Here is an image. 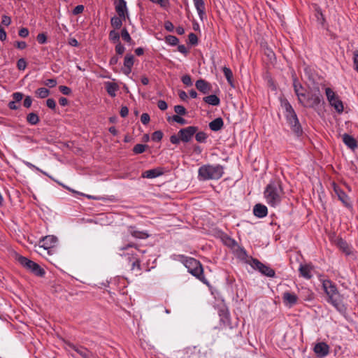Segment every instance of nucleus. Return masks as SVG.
Returning a JSON list of instances; mask_svg holds the SVG:
<instances>
[{
  "label": "nucleus",
  "instance_id": "nucleus-1",
  "mask_svg": "<svg viewBox=\"0 0 358 358\" xmlns=\"http://www.w3.org/2000/svg\"><path fill=\"white\" fill-rule=\"evenodd\" d=\"M284 194L282 182L278 178L271 180L264 192L266 203L272 207L280 205Z\"/></svg>",
  "mask_w": 358,
  "mask_h": 358
},
{
  "label": "nucleus",
  "instance_id": "nucleus-2",
  "mask_svg": "<svg viewBox=\"0 0 358 358\" xmlns=\"http://www.w3.org/2000/svg\"><path fill=\"white\" fill-rule=\"evenodd\" d=\"M322 287L327 296V302L331 303L339 313H345L347 310L346 306L343 301V297L338 291L336 285L331 280L323 281Z\"/></svg>",
  "mask_w": 358,
  "mask_h": 358
},
{
  "label": "nucleus",
  "instance_id": "nucleus-3",
  "mask_svg": "<svg viewBox=\"0 0 358 358\" xmlns=\"http://www.w3.org/2000/svg\"><path fill=\"white\" fill-rule=\"evenodd\" d=\"M173 259L181 262L187 268V271L192 275L199 279L206 285L208 282L203 275V269L201 262L193 257L185 256L183 255H173Z\"/></svg>",
  "mask_w": 358,
  "mask_h": 358
},
{
  "label": "nucleus",
  "instance_id": "nucleus-4",
  "mask_svg": "<svg viewBox=\"0 0 358 358\" xmlns=\"http://www.w3.org/2000/svg\"><path fill=\"white\" fill-rule=\"evenodd\" d=\"M224 174V167L220 164H205L198 170L199 180H219Z\"/></svg>",
  "mask_w": 358,
  "mask_h": 358
},
{
  "label": "nucleus",
  "instance_id": "nucleus-5",
  "mask_svg": "<svg viewBox=\"0 0 358 358\" xmlns=\"http://www.w3.org/2000/svg\"><path fill=\"white\" fill-rule=\"evenodd\" d=\"M282 105L285 110V116L292 131L297 136H301L303 134L302 127L293 107L287 100L285 101Z\"/></svg>",
  "mask_w": 358,
  "mask_h": 358
},
{
  "label": "nucleus",
  "instance_id": "nucleus-6",
  "mask_svg": "<svg viewBox=\"0 0 358 358\" xmlns=\"http://www.w3.org/2000/svg\"><path fill=\"white\" fill-rule=\"evenodd\" d=\"M304 107L315 108L322 101V95L318 87L310 89L306 93V97L303 98Z\"/></svg>",
  "mask_w": 358,
  "mask_h": 358
},
{
  "label": "nucleus",
  "instance_id": "nucleus-7",
  "mask_svg": "<svg viewBox=\"0 0 358 358\" xmlns=\"http://www.w3.org/2000/svg\"><path fill=\"white\" fill-rule=\"evenodd\" d=\"M64 349L69 355V352L73 350L79 355L82 358H95L96 355L93 353L92 351L88 350L87 348L81 345L74 344L69 341H64Z\"/></svg>",
  "mask_w": 358,
  "mask_h": 358
},
{
  "label": "nucleus",
  "instance_id": "nucleus-8",
  "mask_svg": "<svg viewBox=\"0 0 358 358\" xmlns=\"http://www.w3.org/2000/svg\"><path fill=\"white\" fill-rule=\"evenodd\" d=\"M17 261L23 267L34 273L35 275L43 277L45 274V270L42 268L39 264L25 257L19 256Z\"/></svg>",
  "mask_w": 358,
  "mask_h": 358
},
{
  "label": "nucleus",
  "instance_id": "nucleus-9",
  "mask_svg": "<svg viewBox=\"0 0 358 358\" xmlns=\"http://www.w3.org/2000/svg\"><path fill=\"white\" fill-rule=\"evenodd\" d=\"M246 263L265 276L273 278L275 275V271L272 268L262 263L257 259L250 257L246 260Z\"/></svg>",
  "mask_w": 358,
  "mask_h": 358
},
{
  "label": "nucleus",
  "instance_id": "nucleus-10",
  "mask_svg": "<svg viewBox=\"0 0 358 358\" xmlns=\"http://www.w3.org/2000/svg\"><path fill=\"white\" fill-rule=\"evenodd\" d=\"M293 80V88L294 91L297 96L298 101L300 104H303V98L306 97V90L303 87L301 83L299 81L296 76H292Z\"/></svg>",
  "mask_w": 358,
  "mask_h": 358
},
{
  "label": "nucleus",
  "instance_id": "nucleus-11",
  "mask_svg": "<svg viewBox=\"0 0 358 358\" xmlns=\"http://www.w3.org/2000/svg\"><path fill=\"white\" fill-rule=\"evenodd\" d=\"M198 131V127L194 126H189L187 127L181 129L178 131V135L181 141L187 143L191 141L194 135Z\"/></svg>",
  "mask_w": 358,
  "mask_h": 358
},
{
  "label": "nucleus",
  "instance_id": "nucleus-12",
  "mask_svg": "<svg viewBox=\"0 0 358 358\" xmlns=\"http://www.w3.org/2000/svg\"><path fill=\"white\" fill-rule=\"evenodd\" d=\"M333 189L338 196V199L343 203V204L348 208H352V206L350 202V199L345 192L335 182L332 184Z\"/></svg>",
  "mask_w": 358,
  "mask_h": 358
},
{
  "label": "nucleus",
  "instance_id": "nucleus-13",
  "mask_svg": "<svg viewBox=\"0 0 358 358\" xmlns=\"http://www.w3.org/2000/svg\"><path fill=\"white\" fill-rule=\"evenodd\" d=\"M283 303L288 307H292L298 301V296L296 294L289 291L285 292L282 296Z\"/></svg>",
  "mask_w": 358,
  "mask_h": 358
},
{
  "label": "nucleus",
  "instance_id": "nucleus-14",
  "mask_svg": "<svg viewBox=\"0 0 358 358\" xmlns=\"http://www.w3.org/2000/svg\"><path fill=\"white\" fill-rule=\"evenodd\" d=\"M134 63V56L131 54H127L124 59V67L122 68V72L129 76L131 72V69Z\"/></svg>",
  "mask_w": 358,
  "mask_h": 358
},
{
  "label": "nucleus",
  "instance_id": "nucleus-15",
  "mask_svg": "<svg viewBox=\"0 0 358 358\" xmlns=\"http://www.w3.org/2000/svg\"><path fill=\"white\" fill-rule=\"evenodd\" d=\"M314 352L319 357H324L327 356L329 352V348L325 343L321 342L317 343L314 347Z\"/></svg>",
  "mask_w": 358,
  "mask_h": 358
},
{
  "label": "nucleus",
  "instance_id": "nucleus-16",
  "mask_svg": "<svg viewBox=\"0 0 358 358\" xmlns=\"http://www.w3.org/2000/svg\"><path fill=\"white\" fill-rule=\"evenodd\" d=\"M115 8L117 15L124 20L126 15L127 14V3L125 0H118L116 2Z\"/></svg>",
  "mask_w": 358,
  "mask_h": 358
},
{
  "label": "nucleus",
  "instance_id": "nucleus-17",
  "mask_svg": "<svg viewBox=\"0 0 358 358\" xmlns=\"http://www.w3.org/2000/svg\"><path fill=\"white\" fill-rule=\"evenodd\" d=\"M195 86L199 92L204 94H208L212 88L210 84L203 79L196 80Z\"/></svg>",
  "mask_w": 358,
  "mask_h": 358
},
{
  "label": "nucleus",
  "instance_id": "nucleus-18",
  "mask_svg": "<svg viewBox=\"0 0 358 358\" xmlns=\"http://www.w3.org/2000/svg\"><path fill=\"white\" fill-rule=\"evenodd\" d=\"M253 213L257 217H264L268 214L267 207L264 204L257 203L253 208Z\"/></svg>",
  "mask_w": 358,
  "mask_h": 358
},
{
  "label": "nucleus",
  "instance_id": "nucleus-19",
  "mask_svg": "<svg viewBox=\"0 0 358 358\" xmlns=\"http://www.w3.org/2000/svg\"><path fill=\"white\" fill-rule=\"evenodd\" d=\"M343 143L350 149L355 150L358 147L357 141L350 135L344 134L343 135Z\"/></svg>",
  "mask_w": 358,
  "mask_h": 358
},
{
  "label": "nucleus",
  "instance_id": "nucleus-20",
  "mask_svg": "<svg viewBox=\"0 0 358 358\" xmlns=\"http://www.w3.org/2000/svg\"><path fill=\"white\" fill-rule=\"evenodd\" d=\"M194 6L198 12V15L200 17L201 19L203 18V17L206 14L205 10V3L203 0H193Z\"/></svg>",
  "mask_w": 358,
  "mask_h": 358
},
{
  "label": "nucleus",
  "instance_id": "nucleus-21",
  "mask_svg": "<svg viewBox=\"0 0 358 358\" xmlns=\"http://www.w3.org/2000/svg\"><path fill=\"white\" fill-rule=\"evenodd\" d=\"M315 8V16L316 17V20H317V22L321 25L322 27H324L325 26V22H326V20L324 18V16L322 12V10L321 8L317 6V5H315L314 6Z\"/></svg>",
  "mask_w": 358,
  "mask_h": 358
},
{
  "label": "nucleus",
  "instance_id": "nucleus-22",
  "mask_svg": "<svg viewBox=\"0 0 358 358\" xmlns=\"http://www.w3.org/2000/svg\"><path fill=\"white\" fill-rule=\"evenodd\" d=\"M224 126L223 120L221 117H217L209 123V128L213 131L220 130Z\"/></svg>",
  "mask_w": 358,
  "mask_h": 358
},
{
  "label": "nucleus",
  "instance_id": "nucleus-23",
  "mask_svg": "<svg viewBox=\"0 0 358 358\" xmlns=\"http://www.w3.org/2000/svg\"><path fill=\"white\" fill-rule=\"evenodd\" d=\"M162 174V172L158 169H150L144 171L141 177L143 178H155Z\"/></svg>",
  "mask_w": 358,
  "mask_h": 358
},
{
  "label": "nucleus",
  "instance_id": "nucleus-24",
  "mask_svg": "<svg viewBox=\"0 0 358 358\" xmlns=\"http://www.w3.org/2000/svg\"><path fill=\"white\" fill-rule=\"evenodd\" d=\"M106 92L111 97L116 96V92L118 90V85L115 83L106 82L105 83Z\"/></svg>",
  "mask_w": 358,
  "mask_h": 358
},
{
  "label": "nucleus",
  "instance_id": "nucleus-25",
  "mask_svg": "<svg viewBox=\"0 0 358 358\" xmlns=\"http://www.w3.org/2000/svg\"><path fill=\"white\" fill-rule=\"evenodd\" d=\"M42 242L45 248H52L57 243V238L54 236H47L42 239Z\"/></svg>",
  "mask_w": 358,
  "mask_h": 358
},
{
  "label": "nucleus",
  "instance_id": "nucleus-26",
  "mask_svg": "<svg viewBox=\"0 0 358 358\" xmlns=\"http://www.w3.org/2000/svg\"><path fill=\"white\" fill-rule=\"evenodd\" d=\"M300 275L306 279H310L312 278L311 267L309 265H300L299 268Z\"/></svg>",
  "mask_w": 358,
  "mask_h": 358
},
{
  "label": "nucleus",
  "instance_id": "nucleus-27",
  "mask_svg": "<svg viewBox=\"0 0 358 358\" xmlns=\"http://www.w3.org/2000/svg\"><path fill=\"white\" fill-rule=\"evenodd\" d=\"M203 101L209 105L217 106L220 103V98L215 94H211L203 97Z\"/></svg>",
  "mask_w": 358,
  "mask_h": 358
},
{
  "label": "nucleus",
  "instance_id": "nucleus-28",
  "mask_svg": "<svg viewBox=\"0 0 358 358\" xmlns=\"http://www.w3.org/2000/svg\"><path fill=\"white\" fill-rule=\"evenodd\" d=\"M128 232L134 238L144 239L148 237V235L143 231H138L134 227L128 228Z\"/></svg>",
  "mask_w": 358,
  "mask_h": 358
},
{
  "label": "nucleus",
  "instance_id": "nucleus-29",
  "mask_svg": "<svg viewBox=\"0 0 358 358\" xmlns=\"http://www.w3.org/2000/svg\"><path fill=\"white\" fill-rule=\"evenodd\" d=\"M222 71H223V73H224L228 83L231 87H234V80H233V73H232L231 70L227 66H224L222 68Z\"/></svg>",
  "mask_w": 358,
  "mask_h": 358
},
{
  "label": "nucleus",
  "instance_id": "nucleus-30",
  "mask_svg": "<svg viewBox=\"0 0 358 358\" xmlns=\"http://www.w3.org/2000/svg\"><path fill=\"white\" fill-rule=\"evenodd\" d=\"M27 121L31 125H36L39 122L40 119L36 113H30L27 116Z\"/></svg>",
  "mask_w": 358,
  "mask_h": 358
},
{
  "label": "nucleus",
  "instance_id": "nucleus-31",
  "mask_svg": "<svg viewBox=\"0 0 358 358\" xmlns=\"http://www.w3.org/2000/svg\"><path fill=\"white\" fill-rule=\"evenodd\" d=\"M122 17L113 16L110 19V24L115 29H119L122 25Z\"/></svg>",
  "mask_w": 358,
  "mask_h": 358
},
{
  "label": "nucleus",
  "instance_id": "nucleus-32",
  "mask_svg": "<svg viewBox=\"0 0 358 358\" xmlns=\"http://www.w3.org/2000/svg\"><path fill=\"white\" fill-rule=\"evenodd\" d=\"M50 94V91L47 88L40 87L35 91V95L38 98L45 99Z\"/></svg>",
  "mask_w": 358,
  "mask_h": 358
},
{
  "label": "nucleus",
  "instance_id": "nucleus-33",
  "mask_svg": "<svg viewBox=\"0 0 358 358\" xmlns=\"http://www.w3.org/2000/svg\"><path fill=\"white\" fill-rule=\"evenodd\" d=\"M334 109L339 113H341L343 111V105L342 101L340 100L338 96L335 101H333L329 103Z\"/></svg>",
  "mask_w": 358,
  "mask_h": 358
},
{
  "label": "nucleus",
  "instance_id": "nucleus-34",
  "mask_svg": "<svg viewBox=\"0 0 358 358\" xmlns=\"http://www.w3.org/2000/svg\"><path fill=\"white\" fill-rule=\"evenodd\" d=\"M325 94L329 103H331L333 101H335V99H336V98L338 96L334 92V91L329 87L325 89Z\"/></svg>",
  "mask_w": 358,
  "mask_h": 358
},
{
  "label": "nucleus",
  "instance_id": "nucleus-35",
  "mask_svg": "<svg viewBox=\"0 0 358 358\" xmlns=\"http://www.w3.org/2000/svg\"><path fill=\"white\" fill-rule=\"evenodd\" d=\"M325 94L329 103H331L333 101H335V99H336V98L338 96L334 92V91L329 87L325 89Z\"/></svg>",
  "mask_w": 358,
  "mask_h": 358
},
{
  "label": "nucleus",
  "instance_id": "nucleus-36",
  "mask_svg": "<svg viewBox=\"0 0 358 358\" xmlns=\"http://www.w3.org/2000/svg\"><path fill=\"white\" fill-rule=\"evenodd\" d=\"M167 120L168 122L172 120L182 125L186 124L187 123L185 119L178 115H174L172 117H169Z\"/></svg>",
  "mask_w": 358,
  "mask_h": 358
},
{
  "label": "nucleus",
  "instance_id": "nucleus-37",
  "mask_svg": "<svg viewBox=\"0 0 358 358\" xmlns=\"http://www.w3.org/2000/svg\"><path fill=\"white\" fill-rule=\"evenodd\" d=\"M194 135H195L196 141H198L199 143L206 142V141L208 138L207 134L203 131H199V132L196 131Z\"/></svg>",
  "mask_w": 358,
  "mask_h": 358
},
{
  "label": "nucleus",
  "instance_id": "nucleus-38",
  "mask_svg": "<svg viewBox=\"0 0 358 358\" xmlns=\"http://www.w3.org/2000/svg\"><path fill=\"white\" fill-rule=\"evenodd\" d=\"M109 39L114 43H120V34L115 30H111L109 33Z\"/></svg>",
  "mask_w": 358,
  "mask_h": 358
},
{
  "label": "nucleus",
  "instance_id": "nucleus-39",
  "mask_svg": "<svg viewBox=\"0 0 358 358\" xmlns=\"http://www.w3.org/2000/svg\"><path fill=\"white\" fill-rule=\"evenodd\" d=\"M148 148L147 145L144 144H136L133 148V152L135 154H141L145 152V149Z\"/></svg>",
  "mask_w": 358,
  "mask_h": 358
},
{
  "label": "nucleus",
  "instance_id": "nucleus-40",
  "mask_svg": "<svg viewBox=\"0 0 358 358\" xmlns=\"http://www.w3.org/2000/svg\"><path fill=\"white\" fill-rule=\"evenodd\" d=\"M165 40L167 43L171 45H176L179 42L178 38L173 35H169L166 36Z\"/></svg>",
  "mask_w": 358,
  "mask_h": 358
},
{
  "label": "nucleus",
  "instance_id": "nucleus-41",
  "mask_svg": "<svg viewBox=\"0 0 358 358\" xmlns=\"http://www.w3.org/2000/svg\"><path fill=\"white\" fill-rule=\"evenodd\" d=\"M174 111L178 115H185L187 113V110L183 106L176 105L174 106Z\"/></svg>",
  "mask_w": 358,
  "mask_h": 358
},
{
  "label": "nucleus",
  "instance_id": "nucleus-42",
  "mask_svg": "<svg viewBox=\"0 0 358 358\" xmlns=\"http://www.w3.org/2000/svg\"><path fill=\"white\" fill-rule=\"evenodd\" d=\"M152 3L159 4L162 8H166L169 6V0H149Z\"/></svg>",
  "mask_w": 358,
  "mask_h": 358
},
{
  "label": "nucleus",
  "instance_id": "nucleus-43",
  "mask_svg": "<svg viewBox=\"0 0 358 358\" xmlns=\"http://www.w3.org/2000/svg\"><path fill=\"white\" fill-rule=\"evenodd\" d=\"M121 36L124 41L127 43H131L132 39L126 28H124L121 31Z\"/></svg>",
  "mask_w": 358,
  "mask_h": 358
},
{
  "label": "nucleus",
  "instance_id": "nucleus-44",
  "mask_svg": "<svg viewBox=\"0 0 358 358\" xmlns=\"http://www.w3.org/2000/svg\"><path fill=\"white\" fill-rule=\"evenodd\" d=\"M338 245L340 247V248L343 250V252H346L347 254L350 253L348 245L345 241L342 239L339 240L338 242Z\"/></svg>",
  "mask_w": 358,
  "mask_h": 358
},
{
  "label": "nucleus",
  "instance_id": "nucleus-45",
  "mask_svg": "<svg viewBox=\"0 0 358 358\" xmlns=\"http://www.w3.org/2000/svg\"><path fill=\"white\" fill-rule=\"evenodd\" d=\"M163 138V133L161 131H156L152 135V140L153 141H160Z\"/></svg>",
  "mask_w": 358,
  "mask_h": 358
},
{
  "label": "nucleus",
  "instance_id": "nucleus-46",
  "mask_svg": "<svg viewBox=\"0 0 358 358\" xmlns=\"http://www.w3.org/2000/svg\"><path fill=\"white\" fill-rule=\"evenodd\" d=\"M181 80L184 85L186 86H192V78L189 75H185L182 77Z\"/></svg>",
  "mask_w": 358,
  "mask_h": 358
},
{
  "label": "nucleus",
  "instance_id": "nucleus-47",
  "mask_svg": "<svg viewBox=\"0 0 358 358\" xmlns=\"http://www.w3.org/2000/svg\"><path fill=\"white\" fill-rule=\"evenodd\" d=\"M17 67L19 70H24L27 67V62L24 58L19 59L17 62Z\"/></svg>",
  "mask_w": 358,
  "mask_h": 358
},
{
  "label": "nucleus",
  "instance_id": "nucleus-48",
  "mask_svg": "<svg viewBox=\"0 0 358 358\" xmlns=\"http://www.w3.org/2000/svg\"><path fill=\"white\" fill-rule=\"evenodd\" d=\"M124 50L125 48L124 47V45L120 42L117 43V45H115L116 53L119 55H122L124 52Z\"/></svg>",
  "mask_w": 358,
  "mask_h": 358
},
{
  "label": "nucleus",
  "instance_id": "nucleus-49",
  "mask_svg": "<svg viewBox=\"0 0 358 358\" xmlns=\"http://www.w3.org/2000/svg\"><path fill=\"white\" fill-rule=\"evenodd\" d=\"M23 94L22 92H14L13 94H12V97H13V101L17 102V103H20L22 99H23Z\"/></svg>",
  "mask_w": 358,
  "mask_h": 358
},
{
  "label": "nucleus",
  "instance_id": "nucleus-50",
  "mask_svg": "<svg viewBox=\"0 0 358 358\" xmlns=\"http://www.w3.org/2000/svg\"><path fill=\"white\" fill-rule=\"evenodd\" d=\"M36 39L40 44H44L47 42V36L44 33L38 34Z\"/></svg>",
  "mask_w": 358,
  "mask_h": 358
},
{
  "label": "nucleus",
  "instance_id": "nucleus-51",
  "mask_svg": "<svg viewBox=\"0 0 358 358\" xmlns=\"http://www.w3.org/2000/svg\"><path fill=\"white\" fill-rule=\"evenodd\" d=\"M84 8H85V7H84L83 5H78L72 10V13L74 15H77L78 14H80V13H82L83 12Z\"/></svg>",
  "mask_w": 358,
  "mask_h": 358
},
{
  "label": "nucleus",
  "instance_id": "nucleus-52",
  "mask_svg": "<svg viewBox=\"0 0 358 358\" xmlns=\"http://www.w3.org/2000/svg\"><path fill=\"white\" fill-rule=\"evenodd\" d=\"M59 90L64 95H69L71 93V88L67 86L60 85Z\"/></svg>",
  "mask_w": 358,
  "mask_h": 358
},
{
  "label": "nucleus",
  "instance_id": "nucleus-53",
  "mask_svg": "<svg viewBox=\"0 0 358 358\" xmlns=\"http://www.w3.org/2000/svg\"><path fill=\"white\" fill-rule=\"evenodd\" d=\"M353 64L355 69L358 72V50H356L353 52Z\"/></svg>",
  "mask_w": 358,
  "mask_h": 358
},
{
  "label": "nucleus",
  "instance_id": "nucleus-54",
  "mask_svg": "<svg viewBox=\"0 0 358 358\" xmlns=\"http://www.w3.org/2000/svg\"><path fill=\"white\" fill-rule=\"evenodd\" d=\"M188 39L192 45H196L198 42V38L194 33H190L188 36Z\"/></svg>",
  "mask_w": 358,
  "mask_h": 358
},
{
  "label": "nucleus",
  "instance_id": "nucleus-55",
  "mask_svg": "<svg viewBox=\"0 0 358 358\" xmlns=\"http://www.w3.org/2000/svg\"><path fill=\"white\" fill-rule=\"evenodd\" d=\"M31 103H32V99L30 96H27L25 97V99H24L23 101V106L27 108H29L31 107Z\"/></svg>",
  "mask_w": 358,
  "mask_h": 358
},
{
  "label": "nucleus",
  "instance_id": "nucleus-56",
  "mask_svg": "<svg viewBox=\"0 0 358 358\" xmlns=\"http://www.w3.org/2000/svg\"><path fill=\"white\" fill-rule=\"evenodd\" d=\"M150 120V115L148 113H143L141 117V121L143 124H147Z\"/></svg>",
  "mask_w": 358,
  "mask_h": 358
},
{
  "label": "nucleus",
  "instance_id": "nucleus-57",
  "mask_svg": "<svg viewBox=\"0 0 358 358\" xmlns=\"http://www.w3.org/2000/svg\"><path fill=\"white\" fill-rule=\"evenodd\" d=\"M44 85L49 87H54L57 85V80L55 79H48L44 82Z\"/></svg>",
  "mask_w": 358,
  "mask_h": 358
},
{
  "label": "nucleus",
  "instance_id": "nucleus-58",
  "mask_svg": "<svg viewBox=\"0 0 358 358\" xmlns=\"http://www.w3.org/2000/svg\"><path fill=\"white\" fill-rule=\"evenodd\" d=\"M170 141L173 144H175V145L178 144L180 143V141H181L178 134L177 135L173 134V135L171 136Z\"/></svg>",
  "mask_w": 358,
  "mask_h": 358
},
{
  "label": "nucleus",
  "instance_id": "nucleus-59",
  "mask_svg": "<svg viewBox=\"0 0 358 358\" xmlns=\"http://www.w3.org/2000/svg\"><path fill=\"white\" fill-rule=\"evenodd\" d=\"M1 23L2 24H3L4 26H9L11 23V19L9 16L8 15H3L2 16V20H1Z\"/></svg>",
  "mask_w": 358,
  "mask_h": 358
},
{
  "label": "nucleus",
  "instance_id": "nucleus-60",
  "mask_svg": "<svg viewBox=\"0 0 358 358\" xmlns=\"http://www.w3.org/2000/svg\"><path fill=\"white\" fill-rule=\"evenodd\" d=\"M20 106L19 103L13 100L10 101L8 104V106L10 110H17L20 108Z\"/></svg>",
  "mask_w": 358,
  "mask_h": 358
},
{
  "label": "nucleus",
  "instance_id": "nucleus-61",
  "mask_svg": "<svg viewBox=\"0 0 358 358\" xmlns=\"http://www.w3.org/2000/svg\"><path fill=\"white\" fill-rule=\"evenodd\" d=\"M158 108L162 110H165L168 108V105L165 101L159 100L157 103Z\"/></svg>",
  "mask_w": 358,
  "mask_h": 358
},
{
  "label": "nucleus",
  "instance_id": "nucleus-62",
  "mask_svg": "<svg viewBox=\"0 0 358 358\" xmlns=\"http://www.w3.org/2000/svg\"><path fill=\"white\" fill-rule=\"evenodd\" d=\"M18 34L22 38H26L29 35V30L27 28L22 27L20 29Z\"/></svg>",
  "mask_w": 358,
  "mask_h": 358
},
{
  "label": "nucleus",
  "instance_id": "nucleus-63",
  "mask_svg": "<svg viewBox=\"0 0 358 358\" xmlns=\"http://www.w3.org/2000/svg\"><path fill=\"white\" fill-rule=\"evenodd\" d=\"M46 105L49 108L55 109L56 107V102L53 99H48L46 101Z\"/></svg>",
  "mask_w": 358,
  "mask_h": 358
},
{
  "label": "nucleus",
  "instance_id": "nucleus-64",
  "mask_svg": "<svg viewBox=\"0 0 358 358\" xmlns=\"http://www.w3.org/2000/svg\"><path fill=\"white\" fill-rule=\"evenodd\" d=\"M164 28L169 31H173L174 29V26L171 22L166 21L164 22Z\"/></svg>",
  "mask_w": 358,
  "mask_h": 358
}]
</instances>
